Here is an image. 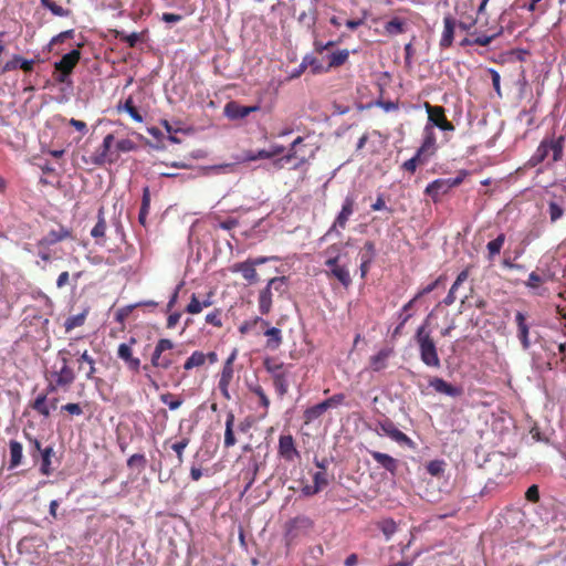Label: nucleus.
<instances>
[{"mask_svg":"<svg viewBox=\"0 0 566 566\" xmlns=\"http://www.w3.org/2000/svg\"><path fill=\"white\" fill-rule=\"evenodd\" d=\"M415 340L418 345L421 361L430 368H440L441 360L439 358L438 348L431 332L428 328V321L421 324L415 334Z\"/></svg>","mask_w":566,"mask_h":566,"instance_id":"1","label":"nucleus"},{"mask_svg":"<svg viewBox=\"0 0 566 566\" xmlns=\"http://www.w3.org/2000/svg\"><path fill=\"white\" fill-rule=\"evenodd\" d=\"M565 137L562 135L558 138L545 137L538 145L537 149L530 159L532 166L543 163L549 151L553 153V161H559L563 158Z\"/></svg>","mask_w":566,"mask_h":566,"instance_id":"2","label":"nucleus"},{"mask_svg":"<svg viewBox=\"0 0 566 566\" xmlns=\"http://www.w3.org/2000/svg\"><path fill=\"white\" fill-rule=\"evenodd\" d=\"M287 289L286 276H275L269 280L266 286L259 294V311L268 315L272 310L274 292L282 295Z\"/></svg>","mask_w":566,"mask_h":566,"instance_id":"3","label":"nucleus"},{"mask_svg":"<svg viewBox=\"0 0 566 566\" xmlns=\"http://www.w3.org/2000/svg\"><path fill=\"white\" fill-rule=\"evenodd\" d=\"M81 60V51L74 49L54 63L53 78L59 84H72L71 75Z\"/></svg>","mask_w":566,"mask_h":566,"instance_id":"4","label":"nucleus"},{"mask_svg":"<svg viewBox=\"0 0 566 566\" xmlns=\"http://www.w3.org/2000/svg\"><path fill=\"white\" fill-rule=\"evenodd\" d=\"M61 356V368L50 373V380L46 387L48 392H56L59 389L66 391L75 380V374L69 365V359L64 355Z\"/></svg>","mask_w":566,"mask_h":566,"instance_id":"5","label":"nucleus"},{"mask_svg":"<svg viewBox=\"0 0 566 566\" xmlns=\"http://www.w3.org/2000/svg\"><path fill=\"white\" fill-rule=\"evenodd\" d=\"M175 343L169 338H160L156 343L155 349L153 352L150 364L154 368L167 370L169 369L174 363V353Z\"/></svg>","mask_w":566,"mask_h":566,"instance_id":"6","label":"nucleus"},{"mask_svg":"<svg viewBox=\"0 0 566 566\" xmlns=\"http://www.w3.org/2000/svg\"><path fill=\"white\" fill-rule=\"evenodd\" d=\"M69 346L73 348L72 350H61L60 355H73L78 356L77 364H78V370L85 371V377L88 380H92L95 382L96 386H98L103 380L99 377H96V367H95V359L88 354L87 349L80 350L74 348V344L70 343Z\"/></svg>","mask_w":566,"mask_h":566,"instance_id":"7","label":"nucleus"},{"mask_svg":"<svg viewBox=\"0 0 566 566\" xmlns=\"http://www.w3.org/2000/svg\"><path fill=\"white\" fill-rule=\"evenodd\" d=\"M313 526V521L305 515H300L289 521L285 526V538L287 544L293 543L297 538L310 535Z\"/></svg>","mask_w":566,"mask_h":566,"instance_id":"8","label":"nucleus"},{"mask_svg":"<svg viewBox=\"0 0 566 566\" xmlns=\"http://www.w3.org/2000/svg\"><path fill=\"white\" fill-rule=\"evenodd\" d=\"M462 180V177L436 179L426 187L424 193L431 197L434 202H438L443 195L448 193L450 189L459 186Z\"/></svg>","mask_w":566,"mask_h":566,"instance_id":"9","label":"nucleus"},{"mask_svg":"<svg viewBox=\"0 0 566 566\" xmlns=\"http://www.w3.org/2000/svg\"><path fill=\"white\" fill-rule=\"evenodd\" d=\"M235 358H237V352L233 350L231 353V355L224 361L221 373H220L218 388L226 400L231 399L229 387H230V384H231V381L233 379V375H234L233 363H234Z\"/></svg>","mask_w":566,"mask_h":566,"instance_id":"10","label":"nucleus"},{"mask_svg":"<svg viewBox=\"0 0 566 566\" xmlns=\"http://www.w3.org/2000/svg\"><path fill=\"white\" fill-rule=\"evenodd\" d=\"M424 107L428 113L429 120L427 125H431L432 128L436 126L446 132L454 130V125L448 120L446 109L442 106H432L427 102L424 103Z\"/></svg>","mask_w":566,"mask_h":566,"instance_id":"11","label":"nucleus"},{"mask_svg":"<svg viewBox=\"0 0 566 566\" xmlns=\"http://www.w3.org/2000/svg\"><path fill=\"white\" fill-rule=\"evenodd\" d=\"M66 239H73V231L70 228L60 226L57 230H51L40 239L36 243L38 248L49 249V247L56 244Z\"/></svg>","mask_w":566,"mask_h":566,"instance_id":"12","label":"nucleus"},{"mask_svg":"<svg viewBox=\"0 0 566 566\" xmlns=\"http://www.w3.org/2000/svg\"><path fill=\"white\" fill-rule=\"evenodd\" d=\"M325 462H316L317 468L319 469L313 474V484H306L302 488V493L306 496L314 495L322 491L328 483L327 475L325 473Z\"/></svg>","mask_w":566,"mask_h":566,"instance_id":"13","label":"nucleus"},{"mask_svg":"<svg viewBox=\"0 0 566 566\" xmlns=\"http://www.w3.org/2000/svg\"><path fill=\"white\" fill-rule=\"evenodd\" d=\"M260 111L259 105L244 106L235 101H230L224 105V115L232 120L242 119L249 116L251 113Z\"/></svg>","mask_w":566,"mask_h":566,"instance_id":"14","label":"nucleus"},{"mask_svg":"<svg viewBox=\"0 0 566 566\" xmlns=\"http://www.w3.org/2000/svg\"><path fill=\"white\" fill-rule=\"evenodd\" d=\"M515 324H516V336L521 342L522 348L524 350L530 349L532 343L530 340V328L531 325L527 322V317L522 312H516L515 314Z\"/></svg>","mask_w":566,"mask_h":566,"instance_id":"15","label":"nucleus"},{"mask_svg":"<svg viewBox=\"0 0 566 566\" xmlns=\"http://www.w3.org/2000/svg\"><path fill=\"white\" fill-rule=\"evenodd\" d=\"M354 207H355L354 197L353 196H347L344 199V202H343V206H342V210L339 211V213L335 218L333 226L328 230V233L334 232L337 227L340 228V229H345L346 228L347 221H348L349 217L354 212Z\"/></svg>","mask_w":566,"mask_h":566,"instance_id":"16","label":"nucleus"},{"mask_svg":"<svg viewBox=\"0 0 566 566\" xmlns=\"http://www.w3.org/2000/svg\"><path fill=\"white\" fill-rule=\"evenodd\" d=\"M35 61L34 60H28L19 54L12 55V57L7 61L2 67L1 73H8L15 70H22L24 73H31L34 69Z\"/></svg>","mask_w":566,"mask_h":566,"instance_id":"17","label":"nucleus"},{"mask_svg":"<svg viewBox=\"0 0 566 566\" xmlns=\"http://www.w3.org/2000/svg\"><path fill=\"white\" fill-rule=\"evenodd\" d=\"M437 150V137L434 129L431 125H426L423 128V139L421 143V146L418 148V151L426 156L427 158H430L434 155Z\"/></svg>","mask_w":566,"mask_h":566,"instance_id":"18","label":"nucleus"},{"mask_svg":"<svg viewBox=\"0 0 566 566\" xmlns=\"http://www.w3.org/2000/svg\"><path fill=\"white\" fill-rule=\"evenodd\" d=\"M429 386L432 387L437 392L444 394L450 397H459L463 392L461 387L453 386L439 377H432L429 380Z\"/></svg>","mask_w":566,"mask_h":566,"instance_id":"19","label":"nucleus"},{"mask_svg":"<svg viewBox=\"0 0 566 566\" xmlns=\"http://www.w3.org/2000/svg\"><path fill=\"white\" fill-rule=\"evenodd\" d=\"M279 454L285 460H293L298 457L294 439L291 434H281L279 439Z\"/></svg>","mask_w":566,"mask_h":566,"instance_id":"20","label":"nucleus"},{"mask_svg":"<svg viewBox=\"0 0 566 566\" xmlns=\"http://www.w3.org/2000/svg\"><path fill=\"white\" fill-rule=\"evenodd\" d=\"M117 356L125 361L126 366L132 371H139L140 359L133 356V352L129 344L122 343L117 349Z\"/></svg>","mask_w":566,"mask_h":566,"instance_id":"21","label":"nucleus"},{"mask_svg":"<svg viewBox=\"0 0 566 566\" xmlns=\"http://www.w3.org/2000/svg\"><path fill=\"white\" fill-rule=\"evenodd\" d=\"M106 229L104 207H101L97 212V222L91 230V235L95 239L96 244L103 245L105 243Z\"/></svg>","mask_w":566,"mask_h":566,"instance_id":"22","label":"nucleus"},{"mask_svg":"<svg viewBox=\"0 0 566 566\" xmlns=\"http://www.w3.org/2000/svg\"><path fill=\"white\" fill-rule=\"evenodd\" d=\"M29 453L34 460H50L53 457L51 447L42 448L41 442L36 439L29 440Z\"/></svg>","mask_w":566,"mask_h":566,"instance_id":"23","label":"nucleus"},{"mask_svg":"<svg viewBox=\"0 0 566 566\" xmlns=\"http://www.w3.org/2000/svg\"><path fill=\"white\" fill-rule=\"evenodd\" d=\"M231 271L233 273H241L244 280L248 281L250 284H253L258 281L256 270L252 266L251 263H249L248 260L234 263L231 266Z\"/></svg>","mask_w":566,"mask_h":566,"instance_id":"24","label":"nucleus"},{"mask_svg":"<svg viewBox=\"0 0 566 566\" xmlns=\"http://www.w3.org/2000/svg\"><path fill=\"white\" fill-rule=\"evenodd\" d=\"M455 20L451 15L443 19V32L440 40V46L447 49L452 45L454 36Z\"/></svg>","mask_w":566,"mask_h":566,"instance_id":"25","label":"nucleus"},{"mask_svg":"<svg viewBox=\"0 0 566 566\" xmlns=\"http://www.w3.org/2000/svg\"><path fill=\"white\" fill-rule=\"evenodd\" d=\"M380 428L392 440L397 441L398 443H407L410 442V439L400 431L392 421L385 420L384 422H380Z\"/></svg>","mask_w":566,"mask_h":566,"instance_id":"26","label":"nucleus"},{"mask_svg":"<svg viewBox=\"0 0 566 566\" xmlns=\"http://www.w3.org/2000/svg\"><path fill=\"white\" fill-rule=\"evenodd\" d=\"M391 348H381L376 355L371 356L369 359L370 368L374 371H380L387 367V360L392 355Z\"/></svg>","mask_w":566,"mask_h":566,"instance_id":"27","label":"nucleus"},{"mask_svg":"<svg viewBox=\"0 0 566 566\" xmlns=\"http://www.w3.org/2000/svg\"><path fill=\"white\" fill-rule=\"evenodd\" d=\"M115 138L113 134H107L102 143L101 151L93 158L95 165H103L105 163H113V159L107 158L108 153L113 146Z\"/></svg>","mask_w":566,"mask_h":566,"instance_id":"28","label":"nucleus"},{"mask_svg":"<svg viewBox=\"0 0 566 566\" xmlns=\"http://www.w3.org/2000/svg\"><path fill=\"white\" fill-rule=\"evenodd\" d=\"M46 394H40L33 401L30 402V408L34 410L38 415L49 418L50 417V406Z\"/></svg>","mask_w":566,"mask_h":566,"instance_id":"29","label":"nucleus"},{"mask_svg":"<svg viewBox=\"0 0 566 566\" xmlns=\"http://www.w3.org/2000/svg\"><path fill=\"white\" fill-rule=\"evenodd\" d=\"M349 57L347 49L338 50L327 55L328 64L325 71L344 65Z\"/></svg>","mask_w":566,"mask_h":566,"instance_id":"30","label":"nucleus"},{"mask_svg":"<svg viewBox=\"0 0 566 566\" xmlns=\"http://www.w3.org/2000/svg\"><path fill=\"white\" fill-rule=\"evenodd\" d=\"M468 276H469L468 270H463L462 272H460L458 274L455 281L453 282V284L451 286V289L449 290L448 295L443 298V304L449 306V305L454 303V301L457 300L455 291L468 279Z\"/></svg>","mask_w":566,"mask_h":566,"instance_id":"31","label":"nucleus"},{"mask_svg":"<svg viewBox=\"0 0 566 566\" xmlns=\"http://www.w3.org/2000/svg\"><path fill=\"white\" fill-rule=\"evenodd\" d=\"M263 366L265 370L271 375L273 378L275 375H282L289 371L287 367L284 365V363L279 361L277 359L273 357L265 358L263 361Z\"/></svg>","mask_w":566,"mask_h":566,"instance_id":"32","label":"nucleus"},{"mask_svg":"<svg viewBox=\"0 0 566 566\" xmlns=\"http://www.w3.org/2000/svg\"><path fill=\"white\" fill-rule=\"evenodd\" d=\"M264 335L269 337L266 340L268 348L275 350L281 346V344L283 342V337H282V332L280 328H277V327L268 328L265 331Z\"/></svg>","mask_w":566,"mask_h":566,"instance_id":"33","label":"nucleus"},{"mask_svg":"<svg viewBox=\"0 0 566 566\" xmlns=\"http://www.w3.org/2000/svg\"><path fill=\"white\" fill-rule=\"evenodd\" d=\"M505 243V234L504 233H500L494 240L490 241L488 244H486V249H488V259L490 261H493L494 258L500 254L503 245Z\"/></svg>","mask_w":566,"mask_h":566,"instance_id":"34","label":"nucleus"},{"mask_svg":"<svg viewBox=\"0 0 566 566\" xmlns=\"http://www.w3.org/2000/svg\"><path fill=\"white\" fill-rule=\"evenodd\" d=\"M289 371L282 375H275L272 378L273 387L279 396L283 398L289 391Z\"/></svg>","mask_w":566,"mask_h":566,"instance_id":"35","label":"nucleus"},{"mask_svg":"<svg viewBox=\"0 0 566 566\" xmlns=\"http://www.w3.org/2000/svg\"><path fill=\"white\" fill-rule=\"evenodd\" d=\"M207 361V356L203 352L195 350L190 357L187 358V360L184 364L185 370H190L196 367H201Z\"/></svg>","mask_w":566,"mask_h":566,"instance_id":"36","label":"nucleus"},{"mask_svg":"<svg viewBox=\"0 0 566 566\" xmlns=\"http://www.w3.org/2000/svg\"><path fill=\"white\" fill-rule=\"evenodd\" d=\"M429 158L420 154L418 150L415 156L402 164V169L413 175L419 165H424Z\"/></svg>","mask_w":566,"mask_h":566,"instance_id":"37","label":"nucleus"},{"mask_svg":"<svg viewBox=\"0 0 566 566\" xmlns=\"http://www.w3.org/2000/svg\"><path fill=\"white\" fill-rule=\"evenodd\" d=\"M40 3L43 8L50 10L55 17H69L71 14V10L64 9L54 0H40Z\"/></svg>","mask_w":566,"mask_h":566,"instance_id":"38","label":"nucleus"},{"mask_svg":"<svg viewBox=\"0 0 566 566\" xmlns=\"http://www.w3.org/2000/svg\"><path fill=\"white\" fill-rule=\"evenodd\" d=\"M233 424H234V415L229 412L226 419V431H224V446L227 448L233 446L235 443V438L233 433Z\"/></svg>","mask_w":566,"mask_h":566,"instance_id":"39","label":"nucleus"},{"mask_svg":"<svg viewBox=\"0 0 566 566\" xmlns=\"http://www.w3.org/2000/svg\"><path fill=\"white\" fill-rule=\"evenodd\" d=\"M325 411V405H323L322 402L307 408L303 415L304 422L311 423L312 421L318 419Z\"/></svg>","mask_w":566,"mask_h":566,"instance_id":"40","label":"nucleus"},{"mask_svg":"<svg viewBox=\"0 0 566 566\" xmlns=\"http://www.w3.org/2000/svg\"><path fill=\"white\" fill-rule=\"evenodd\" d=\"M328 275H333L346 289L352 284L349 271L344 265H339L338 268L333 269V272H329Z\"/></svg>","mask_w":566,"mask_h":566,"instance_id":"41","label":"nucleus"},{"mask_svg":"<svg viewBox=\"0 0 566 566\" xmlns=\"http://www.w3.org/2000/svg\"><path fill=\"white\" fill-rule=\"evenodd\" d=\"M124 109L125 112H127L129 114V116L137 123H142L144 120L143 116L140 115V113L138 112V109L136 108V106L134 105V101H133V97L129 96L123 106H118V111H122Z\"/></svg>","mask_w":566,"mask_h":566,"instance_id":"42","label":"nucleus"},{"mask_svg":"<svg viewBox=\"0 0 566 566\" xmlns=\"http://www.w3.org/2000/svg\"><path fill=\"white\" fill-rule=\"evenodd\" d=\"M205 306L202 305L201 298L198 294L192 293L190 296V302L186 306L185 311L188 314L196 315L203 311Z\"/></svg>","mask_w":566,"mask_h":566,"instance_id":"43","label":"nucleus"},{"mask_svg":"<svg viewBox=\"0 0 566 566\" xmlns=\"http://www.w3.org/2000/svg\"><path fill=\"white\" fill-rule=\"evenodd\" d=\"M360 261L373 262L376 256V248L373 241H366L360 250Z\"/></svg>","mask_w":566,"mask_h":566,"instance_id":"44","label":"nucleus"},{"mask_svg":"<svg viewBox=\"0 0 566 566\" xmlns=\"http://www.w3.org/2000/svg\"><path fill=\"white\" fill-rule=\"evenodd\" d=\"M222 313L223 311L221 308H214L213 311L206 315V323L214 327L221 328L223 326Z\"/></svg>","mask_w":566,"mask_h":566,"instance_id":"45","label":"nucleus"},{"mask_svg":"<svg viewBox=\"0 0 566 566\" xmlns=\"http://www.w3.org/2000/svg\"><path fill=\"white\" fill-rule=\"evenodd\" d=\"M253 394H255L259 397L260 406L263 408L264 412L263 416L268 415V410L270 407V399L266 396L264 389L260 385H255L250 388Z\"/></svg>","mask_w":566,"mask_h":566,"instance_id":"46","label":"nucleus"},{"mask_svg":"<svg viewBox=\"0 0 566 566\" xmlns=\"http://www.w3.org/2000/svg\"><path fill=\"white\" fill-rule=\"evenodd\" d=\"M160 400L163 403L167 405L170 410L178 409L184 402V400L180 397H177L170 392L163 394L160 396Z\"/></svg>","mask_w":566,"mask_h":566,"instance_id":"47","label":"nucleus"},{"mask_svg":"<svg viewBox=\"0 0 566 566\" xmlns=\"http://www.w3.org/2000/svg\"><path fill=\"white\" fill-rule=\"evenodd\" d=\"M385 30L389 34H400L405 31L403 22L398 18H394L386 23Z\"/></svg>","mask_w":566,"mask_h":566,"instance_id":"48","label":"nucleus"},{"mask_svg":"<svg viewBox=\"0 0 566 566\" xmlns=\"http://www.w3.org/2000/svg\"><path fill=\"white\" fill-rule=\"evenodd\" d=\"M379 528L384 533L386 539H389L397 531V524L394 520H384L379 523Z\"/></svg>","mask_w":566,"mask_h":566,"instance_id":"49","label":"nucleus"},{"mask_svg":"<svg viewBox=\"0 0 566 566\" xmlns=\"http://www.w3.org/2000/svg\"><path fill=\"white\" fill-rule=\"evenodd\" d=\"M116 38L127 43L129 48H135L140 39L139 34L136 32L127 34L124 31H116Z\"/></svg>","mask_w":566,"mask_h":566,"instance_id":"50","label":"nucleus"},{"mask_svg":"<svg viewBox=\"0 0 566 566\" xmlns=\"http://www.w3.org/2000/svg\"><path fill=\"white\" fill-rule=\"evenodd\" d=\"M284 159H286L287 163H290L292 159H297V161L292 167L293 169H298L301 166L307 163V159L304 156L298 157L297 148H292L291 145L289 148V153L284 155Z\"/></svg>","mask_w":566,"mask_h":566,"instance_id":"51","label":"nucleus"},{"mask_svg":"<svg viewBox=\"0 0 566 566\" xmlns=\"http://www.w3.org/2000/svg\"><path fill=\"white\" fill-rule=\"evenodd\" d=\"M548 213L551 222H556L564 214L563 208L555 201L548 203Z\"/></svg>","mask_w":566,"mask_h":566,"instance_id":"52","label":"nucleus"},{"mask_svg":"<svg viewBox=\"0 0 566 566\" xmlns=\"http://www.w3.org/2000/svg\"><path fill=\"white\" fill-rule=\"evenodd\" d=\"M84 321H85L84 314L71 316L65 321V324H64L65 329L71 331L75 327L82 326L84 324Z\"/></svg>","mask_w":566,"mask_h":566,"instance_id":"53","label":"nucleus"},{"mask_svg":"<svg viewBox=\"0 0 566 566\" xmlns=\"http://www.w3.org/2000/svg\"><path fill=\"white\" fill-rule=\"evenodd\" d=\"M258 323H261L263 325L269 324L266 321L262 319L261 317H255L251 321L243 322L239 327V332L244 335L248 332H250Z\"/></svg>","mask_w":566,"mask_h":566,"instance_id":"54","label":"nucleus"},{"mask_svg":"<svg viewBox=\"0 0 566 566\" xmlns=\"http://www.w3.org/2000/svg\"><path fill=\"white\" fill-rule=\"evenodd\" d=\"M10 460H21L22 458V444L18 441H10Z\"/></svg>","mask_w":566,"mask_h":566,"instance_id":"55","label":"nucleus"},{"mask_svg":"<svg viewBox=\"0 0 566 566\" xmlns=\"http://www.w3.org/2000/svg\"><path fill=\"white\" fill-rule=\"evenodd\" d=\"M488 72L491 75L492 84H493L494 91L496 92V95L499 97H502L501 84H500V82H501L500 73L494 69H489Z\"/></svg>","mask_w":566,"mask_h":566,"instance_id":"56","label":"nucleus"},{"mask_svg":"<svg viewBox=\"0 0 566 566\" xmlns=\"http://www.w3.org/2000/svg\"><path fill=\"white\" fill-rule=\"evenodd\" d=\"M444 462H427L426 471L433 476H438L443 472Z\"/></svg>","mask_w":566,"mask_h":566,"instance_id":"57","label":"nucleus"},{"mask_svg":"<svg viewBox=\"0 0 566 566\" xmlns=\"http://www.w3.org/2000/svg\"><path fill=\"white\" fill-rule=\"evenodd\" d=\"M345 399V395L344 394H336L332 397H329L328 399L322 401L323 405H325V409H329L332 407H336L338 405H340Z\"/></svg>","mask_w":566,"mask_h":566,"instance_id":"58","label":"nucleus"},{"mask_svg":"<svg viewBox=\"0 0 566 566\" xmlns=\"http://www.w3.org/2000/svg\"><path fill=\"white\" fill-rule=\"evenodd\" d=\"M502 32V29L492 35H479L472 40L476 45L488 46Z\"/></svg>","mask_w":566,"mask_h":566,"instance_id":"59","label":"nucleus"},{"mask_svg":"<svg viewBox=\"0 0 566 566\" xmlns=\"http://www.w3.org/2000/svg\"><path fill=\"white\" fill-rule=\"evenodd\" d=\"M74 36V30L71 29V30H66V31H63L61 33H59L57 35L53 36L50 41V46L56 44V43H62L64 42L66 39H72Z\"/></svg>","mask_w":566,"mask_h":566,"instance_id":"60","label":"nucleus"},{"mask_svg":"<svg viewBox=\"0 0 566 566\" xmlns=\"http://www.w3.org/2000/svg\"><path fill=\"white\" fill-rule=\"evenodd\" d=\"M62 410L69 412L72 416H81L83 413V409L80 403L70 402L62 406Z\"/></svg>","mask_w":566,"mask_h":566,"instance_id":"61","label":"nucleus"},{"mask_svg":"<svg viewBox=\"0 0 566 566\" xmlns=\"http://www.w3.org/2000/svg\"><path fill=\"white\" fill-rule=\"evenodd\" d=\"M543 0H532L526 7L528 11L538 10L541 13H544L548 9V3H542Z\"/></svg>","mask_w":566,"mask_h":566,"instance_id":"62","label":"nucleus"},{"mask_svg":"<svg viewBox=\"0 0 566 566\" xmlns=\"http://www.w3.org/2000/svg\"><path fill=\"white\" fill-rule=\"evenodd\" d=\"M528 434H530L532 441H534V442H542V441L547 442L548 441V439L542 434V432L537 426H533L530 429Z\"/></svg>","mask_w":566,"mask_h":566,"instance_id":"63","label":"nucleus"},{"mask_svg":"<svg viewBox=\"0 0 566 566\" xmlns=\"http://www.w3.org/2000/svg\"><path fill=\"white\" fill-rule=\"evenodd\" d=\"M543 283V279L539 274H537L536 272H532L530 275H528V280L526 282V285L531 289H536L541 284Z\"/></svg>","mask_w":566,"mask_h":566,"instance_id":"64","label":"nucleus"}]
</instances>
